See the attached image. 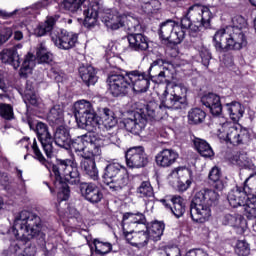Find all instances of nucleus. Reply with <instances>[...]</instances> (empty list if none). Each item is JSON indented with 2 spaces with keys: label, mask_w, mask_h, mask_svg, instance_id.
<instances>
[{
  "label": "nucleus",
  "mask_w": 256,
  "mask_h": 256,
  "mask_svg": "<svg viewBox=\"0 0 256 256\" xmlns=\"http://www.w3.org/2000/svg\"><path fill=\"white\" fill-rule=\"evenodd\" d=\"M127 171V168L125 166L119 164V163H111L108 164L105 168L103 179L105 185L108 183H111L113 179L117 178L122 174V172Z\"/></svg>",
  "instance_id": "24"
},
{
  "label": "nucleus",
  "mask_w": 256,
  "mask_h": 256,
  "mask_svg": "<svg viewBox=\"0 0 256 256\" xmlns=\"http://www.w3.org/2000/svg\"><path fill=\"white\" fill-rule=\"evenodd\" d=\"M36 57L39 63H51L53 61V54L47 51L45 43H41L37 49Z\"/></svg>",
  "instance_id": "39"
},
{
  "label": "nucleus",
  "mask_w": 256,
  "mask_h": 256,
  "mask_svg": "<svg viewBox=\"0 0 256 256\" xmlns=\"http://www.w3.org/2000/svg\"><path fill=\"white\" fill-rule=\"evenodd\" d=\"M127 39L132 51H147L149 49V38L141 32L128 34Z\"/></svg>",
  "instance_id": "19"
},
{
  "label": "nucleus",
  "mask_w": 256,
  "mask_h": 256,
  "mask_svg": "<svg viewBox=\"0 0 256 256\" xmlns=\"http://www.w3.org/2000/svg\"><path fill=\"white\" fill-rule=\"evenodd\" d=\"M79 75L87 87L97 83V74L95 73V68H93V66H80Z\"/></svg>",
  "instance_id": "28"
},
{
  "label": "nucleus",
  "mask_w": 256,
  "mask_h": 256,
  "mask_svg": "<svg viewBox=\"0 0 256 256\" xmlns=\"http://www.w3.org/2000/svg\"><path fill=\"white\" fill-rule=\"evenodd\" d=\"M102 113V125L107 131L117 126V118H115V114L111 109L103 108Z\"/></svg>",
  "instance_id": "36"
},
{
  "label": "nucleus",
  "mask_w": 256,
  "mask_h": 256,
  "mask_svg": "<svg viewBox=\"0 0 256 256\" xmlns=\"http://www.w3.org/2000/svg\"><path fill=\"white\" fill-rule=\"evenodd\" d=\"M24 103H26V105H33L34 107H37V105H39V96H37V93H35V88L29 81L26 83V90L24 92Z\"/></svg>",
  "instance_id": "33"
},
{
  "label": "nucleus",
  "mask_w": 256,
  "mask_h": 256,
  "mask_svg": "<svg viewBox=\"0 0 256 256\" xmlns=\"http://www.w3.org/2000/svg\"><path fill=\"white\" fill-rule=\"evenodd\" d=\"M10 253H14V255H19V253H23V251H27V249H24L21 247L20 243H12L10 245Z\"/></svg>",
  "instance_id": "49"
},
{
  "label": "nucleus",
  "mask_w": 256,
  "mask_h": 256,
  "mask_svg": "<svg viewBox=\"0 0 256 256\" xmlns=\"http://www.w3.org/2000/svg\"><path fill=\"white\" fill-rule=\"evenodd\" d=\"M17 177H18L19 179H23V171L17 169Z\"/></svg>",
  "instance_id": "61"
},
{
  "label": "nucleus",
  "mask_w": 256,
  "mask_h": 256,
  "mask_svg": "<svg viewBox=\"0 0 256 256\" xmlns=\"http://www.w3.org/2000/svg\"><path fill=\"white\" fill-rule=\"evenodd\" d=\"M193 143L196 151L202 157L211 158L213 157V155H215V152H213V148H211V145H209L205 140L201 138H194Z\"/></svg>",
  "instance_id": "30"
},
{
  "label": "nucleus",
  "mask_w": 256,
  "mask_h": 256,
  "mask_svg": "<svg viewBox=\"0 0 256 256\" xmlns=\"http://www.w3.org/2000/svg\"><path fill=\"white\" fill-rule=\"evenodd\" d=\"M36 135L47 157H53V141L62 149H69L70 147L71 136L69 131L63 126L56 129L53 138L51 132H49V126L43 122H38L36 124Z\"/></svg>",
  "instance_id": "5"
},
{
  "label": "nucleus",
  "mask_w": 256,
  "mask_h": 256,
  "mask_svg": "<svg viewBox=\"0 0 256 256\" xmlns=\"http://www.w3.org/2000/svg\"><path fill=\"white\" fill-rule=\"evenodd\" d=\"M126 29L128 35H136L137 33H141L143 27L141 26L139 19L130 17L126 20Z\"/></svg>",
  "instance_id": "40"
},
{
  "label": "nucleus",
  "mask_w": 256,
  "mask_h": 256,
  "mask_svg": "<svg viewBox=\"0 0 256 256\" xmlns=\"http://www.w3.org/2000/svg\"><path fill=\"white\" fill-rule=\"evenodd\" d=\"M179 159V153L173 149H163L155 156V162L158 167H171Z\"/></svg>",
  "instance_id": "18"
},
{
  "label": "nucleus",
  "mask_w": 256,
  "mask_h": 256,
  "mask_svg": "<svg viewBox=\"0 0 256 256\" xmlns=\"http://www.w3.org/2000/svg\"><path fill=\"white\" fill-rule=\"evenodd\" d=\"M62 7L71 13L83 11L84 27L88 29L97 25L99 13H101V2L99 0H64Z\"/></svg>",
  "instance_id": "8"
},
{
  "label": "nucleus",
  "mask_w": 256,
  "mask_h": 256,
  "mask_svg": "<svg viewBox=\"0 0 256 256\" xmlns=\"http://www.w3.org/2000/svg\"><path fill=\"white\" fill-rule=\"evenodd\" d=\"M214 123L218 125L217 135L219 139L227 141L231 145H241L249 141V133L247 130L237 128V126L229 123L227 118L218 116L214 119Z\"/></svg>",
  "instance_id": "11"
},
{
  "label": "nucleus",
  "mask_w": 256,
  "mask_h": 256,
  "mask_svg": "<svg viewBox=\"0 0 256 256\" xmlns=\"http://www.w3.org/2000/svg\"><path fill=\"white\" fill-rule=\"evenodd\" d=\"M126 165L130 169H141L149 163V157L145 153L143 146H135L128 149L125 153Z\"/></svg>",
  "instance_id": "14"
},
{
  "label": "nucleus",
  "mask_w": 256,
  "mask_h": 256,
  "mask_svg": "<svg viewBox=\"0 0 256 256\" xmlns=\"http://www.w3.org/2000/svg\"><path fill=\"white\" fill-rule=\"evenodd\" d=\"M47 5H49V1L43 0L42 1V7H47Z\"/></svg>",
  "instance_id": "64"
},
{
  "label": "nucleus",
  "mask_w": 256,
  "mask_h": 256,
  "mask_svg": "<svg viewBox=\"0 0 256 256\" xmlns=\"http://www.w3.org/2000/svg\"><path fill=\"white\" fill-rule=\"evenodd\" d=\"M166 256H181V250L178 247H168L165 249Z\"/></svg>",
  "instance_id": "51"
},
{
  "label": "nucleus",
  "mask_w": 256,
  "mask_h": 256,
  "mask_svg": "<svg viewBox=\"0 0 256 256\" xmlns=\"http://www.w3.org/2000/svg\"><path fill=\"white\" fill-rule=\"evenodd\" d=\"M145 224V215L142 213H126L123 216L122 229L123 233H132L137 225Z\"/></svg>",
  "instance_id": "16"
},
{
  "label": "nucleus",
  "mask_w": 256,
  "mask_h": 256,
  "mask_svg": "<svg viewBox=\"0 0 256 256\" xmlns=\"http://www.w3.org/2000/svg\"><path fill=\"white\" fill-rule=\"evenodd\" d=\"M247 28V20L243 16H234L232 26L217 30L213 36V45L218 53L239 51L247 46V37L243 29Z\"/></svg>",
  "instance_id": "4"
},
{
  "label": "nucleus",
  "mask_w": 256,
  "mask_h": 256,
  "mask_svg": "<svg viewBox=\"0 0 256 256\" xmlns=\"http://www.w3.org/2000/svg\"><path fill=\"white\" fill-rule=\"evenodd\" d=\"M171 203V213H173L177 219H179V217H183V215H185V199L181 196H173L171 198Z\"/></svg>",
  "instance_id": "31"
},
{
  "label": "nucleus",
  "mask_w": 256,
  "mask_h": 256,
  "mask_svg": "<svg viewBox=\"0 0 256 256\" xmlns=\"http://www.w3.org/2000/svg\"><path fill=\"white\" fill-rule=\"evenodd\" d=\"M31 149L34 153V158L39 161L42 165H45L47 163V160L45 159V156H43V153H41V150L39 149V145L37 144V139H34L31 145Z\"/></svg>",
  "instance_id": "46"
},
{
  "label": "nucleus",
  "mask_w": 256,
  "mask_h": 256,
  "mask_svg": "<svg viewBox=\"0 0 256 256\" xmlns=\"http://www.w3.org/2000/svg\"><path fill=\"white\" fill-rule=\"evenodd\" d=\"M247 219H256V196L247 197L242 205Z\"/></svg>",
  "instance_id": "35"
},
{
  "label": "nucleus",
  "mask_w": 256,
  "mask_h": 256,
  "mask_svg": "<svg viewBox=\"0 0 256 256\" xmlns=\"http://www.w3.org/2000/svg\"><path fill=\"white\" fill-rule=\"evenodd\" d=\"M108 91L113 97H125L131 89L127 72L125 74L114 73L107 78Z\"/></svg>",
  "instance_id": "13"
},
{
  "label": "nucleus",
  "mask_w": 256,
  "mask_h": 256,
  "mask_svg": "<svg viewBox=\"0 0 256 256\" xmlns=\"http://www.w3.org/2000/svg\"><path fill=\"white\" fill-rule=\"evenodd\" d=\"M14 39H15L16 41H21V39H23V32H21V31H16V32L14 33Z\"/></svg>",
  "instance_id": "56"
},
{
  "label": "nucleus",
  "mask_w": 256,
  "mask_h": 256,
  "mask_svg": "<svg viewBox=\"0 0 256 256\" xmlns=\"http://www.w3.org/2000/svg\"><path fill=\"white\" fill-rule=\"evenodd\" d=\"M137 193L140 194V197L151 198L154 195L153 186L149 181H144L137 189Z\"/></svg>",
  "instance_id": "42"
},
{
  "label": "nucleus",
  "mask_w": 256,
  "mask_h": 256,
  "mask_svg": "<svg viewBox=\"0 0 256 256\" xmlns=\"http://www.w3.org/2000/svg\"><path fill=\"white\" fill-rule=\"evenodd\" d=\"M4 205H5V202L3 201V197L0 196V211L1 209H3Z\"/></svg>",
  "instance_id": "62"
},
{
  "label": "nucleus",
  "mask_w": 256,
  "mask_h": 256,
  "mask_svg": "<svg viewBox=\"0 0 256 256\" xmlns=\"http://www.w3.org/2000/svg\"><path fill=\"white\" fill-rule=\"evenodd\" d=\"M0 59L2 63H8L12 65L14 69H19L21 65V58L19 53H17V48L13 47L12 49H4L0 52Z\"/></svg>",
  "instance_id": "22"
},
{
  "label": "nucleus",
  "mask_w": 256,
  "mask_h": 256,
  "mask_svg": "<svg viewBox=\"0 0 256 256\" xmlns=\"http://www.w3.org/2000/svg\"><path fill=\"white\" fill-rule=\"evenodd\" d=\"M165 231V223L155 221L151 224V226L147 229V234L149 239L152 241H159L163 236V232Z\"/></svg>",
  "instance_id": "32"
},
{
  "label": "nucleus",
  "mask_w": 256,
  "mask_h": 256,
  "mask_svg": "<svg viewBox=\"0 0 256 256\" xmlns=\"http://www.w3.org/2000/svg\"><path fill=\"white\" fill-rule=\"evenodd\" d=\"M64 119V110L61 105H54L48 114V121L53 125H61Z\"/></svg>",
  "instance_id": "34"
},
{
  "label": "nucleus",
  "mask_w": 256,
  "mask_h": 256,
  "mask_svg": "<svg viewBox=\"0 0 256 256\" xmlns=\"http://www.w3.org/2000/svg\"><path fill=\"white\" fill-rule=\"evenodd\" d=\"M0 15H2V17H11V15H13V14H9L5 11H0Z\"/></svg>",
  "instance_id": "60"
},
{
  "label": "nucleus",
  "mask_w": 256,
  "mask_h": 256,
  "mask_svg": "<svg viewBox=\"0 0 256 256\" xmlns=\"http://www.w3.org/2000/svg\"><path fill=\"white\" fill-rule=\"evenodd\" d=\"M205 117L207 114L201 108L191 109L188 113L189 123L194 125H199V123H203L205 121Z\"/></svg>",
  "instance_id": "38"
},
{
  "label": "nucleus",
  "mask_w": 256,
  "mask_h": 256,
  "mask_svg": "<svg viewBox=\"0 0 256 256\" xmlns=\"http://www.w3.org/2000/svg\"><path fill=\"white\" fill-rule=\"evenodd\" d=\"M161 203H162V205H164V207H166V209H171V204H168L167 203V200H161Z\"/></svg>",
  "instance_id": "59"
},
{
  "label": "nucleus",
  "mask_w": 256,
  "mask_h": 256,
  "mask_svg": "<svg viewBox=\"0 0 256 256\" xmlns=\"http://www.w3.org/2000/svg\"><path fill=\"white\" fill-rule=\"evenodd\" d=\"M131 183V180L129 179V174L127 173V170L122 172L119 176H116L115 179H113L111 182L106 184L111 191H123V189H127Z\"/></svg>",
  "instance_id": "26"
},
{
  "label": "nucleus",
  "mask_w": 256,
  "mask_h": 256,
  "mask_svg": "<svg viewBox=\"0 0 256 256\" xmlns=\"http://www.w3.org/2000/svg\"><path fill=\"white\" fill-rule=\"evenodd\" d=\"M49 75L54 79V81H57V83H61V81H63V72L55 67L50 69Z\"/></svg>",
  "instance_id": "47"
},
{
  "label": "nucleus",
  "mask_w": 256,
  "mask_h": 256,
  "mask_svg": "<svg viewBox=\"0 0 256 256\" xmlns=\"http://www.w3.org/2000/svg\"><path fill=\"white\" fill-rule=\"evenodd\" d=\"M0 89L2 91H5L7 89V84L5 83V79L3 78V75L0 74Z\"/></svg>",
  "instance_id": "55"
},
{
  "label": "nucleus",
  "mask_w": 256,
  "mask_h": 256,
  "mask_svg": "<svg viewBox=\"0 0 256 256\" xmlns=\"http://www.w3.org/2000/svg\"><path fill=\"white\" fill-rule=\"evenodd\" d=\"M104 145L103 139L89 133L72 140L69 146L78 157L84 158L81 161V168L93 181L99 179V170H97V164H95V157L101 155V147H104Z\"/></svg>",
  "instance_id": "3"
},
{
  "label": "nucleus",
  "mask_w": 256,
  "mask_h": 256,
  "mask_svg": "<svg viewBox=\"0 0 256 256\" xmlns=\"http://www.w3.org/2000/svg\"><path fill=\"white\" fill-rule=\"evenodd\" d=\"M190 18L185 16L181 19L182 31L190 29V35L201 31V29H209L211 27V19L213 14L211 10L205 6H192L189 9Z\"/></svg>",
  "instance_id": "9"
},
{
  "label": "nucleus",
  "mask_w": 256,
  "mask_h": 256,
  "mask_svg": "<svg viewBox=\"0 0 256 256\" xmlns=\"http://www.w3.org/2000/svg\"><path fill=\"white\" fill-rule=\"evenodd\" d=\"M11 35H13V32L11 30H6L5 33H0V45H3V43H7V41L11 39Z\"/></svg>",
  "instance_id": "53"
},
{
  "label": "nucleus",
  "mask_w": 256,
  "mask_h": 256,
  "mask_svg": "<svg viewBox=\"0 0 256 256\" xmlns=\"http://www.w3.org/2000/svg\"><path fill=\"white\" fill-rule=\"evenodd\" d=\"M232 227L237 229V232L240 234L245 233V230L247 229V220L245 219V217H243V215L236 214L234 226Z\"/></svg>",
  "instance_id": "44"
},
{
  "label": "nucleus",
  "mask_w": 256,
  "mask_h": 256,
  "mask_svg": "<svg viewBox=\"0 0 256 256\" xmlns=\"http://www.w3.org/2000/svg\"><path fill=\"white\" fill-rule=\"evenodd\" d=\"M224 65H233V57L229 56L228 59L222 58Z\"/></svg>",
  "instance_id": "57"
},
{
  "label": "nucleus",
  "mask_w": 256,
  "mask_h": 256,
  "mask_svg": "<svg viewBox=\"0 0 256 256\" xmlns=\"http://www.w3.org/2000/svg\"><path fill=\"white\" fill-rule=\"evenodd\" d=\"M34 68H35V55L28 53L25 56L22 66L20 68V71H19L20 77L27 79L29 75L33 73Z\"/></svg>",
  "instance_id": "29"
},
{
  "label": "nucleus",
  "mask_w": 256,
  "mask_h": 256,
  "mask_svg": "<svg viewBox=\"0 0 256 256\" xmlns=\"http://www.w3.org/2000/svg\"><path fill=\"white\" fill-rule=\"evenodd\" d=\"M59 21V15L49 16L46 18L45 22L39 24L34 33L37 37H43V35H47L50 31H53V27H55V23Z\"/></svg>",
  "instance_id": "27"
},
{
  "label": "nucleus",
  "mask_w": 256,
  "mask_h": 256,
  "mask_svg": "<svg viewBox=\"0 0 256 256\" xmlns=\"http://www.w3.org/2000/svg\"><path fill=\"white\" fill-rule=\"evenodd\" d=\"M54 175V187H49L51 193L57 192L58 201H67L71 195L69 185H79L80 193L89 203H101L103 192L101 188L94 183L81 182V174L77 163L71 159L58 160L57 164L52 166ZM69 183V185L67 184Z\"/></svg>",
  "instance_id": "2"
},
{
  "label": "nucleus",
  "mask_w": 256,
  "mask_h": 256,
  "mask_svg": "<svg viewBox=\"0 0 256 256\" xmlns=\"http://www.w3.org/2000/svg\"><path fill=\"white\" fill-rule=\"evenodd\" d=\"M201 103L207 107L212 115L219 116L223 111V106L221 105V98L217 94L209 93L201 98Z\"/></svg>",
  "instance_id": "20"
},
{
  "label": "nucleus",
  "mask_w": 256,
  "mask_h": 256,
  "mask_svg": "<svg viewBox=\"0 0 256 256\" xmlns=\"http://www.w3.org/2000/svg\"><path fill=\"white\" fill-rule=\"evenodd\" d=\"M18 145L20 147H23L24 149H26L27 151H29V137H24L22 138L19 142Z\"/></svg>",
  "instance_id": "54"
},
{
  "label": "nucleus",
  "mask_w": 256,
  "mask_h": 256,
  "mask_svg": "<svg viewBox=\"0 0 256 256\" xmlns=\"http://www.w3.org/2000/svg\"><path fill=\"white\" fill-rule=\"evenodd\" d=\"M236 217L237 214H226L223 220L224 225H230V227H233L235 225Z\"/></svg>",
  "instance_id": "50"
},
{
  "label": "nucleus",
  "mask_w": 256,
  "mask_h": 256,
  "mask_svg": "<svg viewBox=\"0 0 256 256\" xmlns=\"http://www.w3.org/2000/svg\"><path fill=\"white\" fill-rule=\"evenodd\" d=\"M127 77L130 83V89L134 93H147L151 85V81L156 84L167 83L163 92L164 100L158 106L155 102H150L143 112H134L133 116L127 118L124 127L133 135H141L147 121H161L167 117V109H181V86L171 84L173 78V64L163 60L156 59L150 65L148 74L139 70L127 71Z\"/></svg>",
  "instance_id": "1"
},
{
  "label": "nucleus",
  "mask_w": 256,
  "mask_h": 256,
  "mask_svg": "<svg viewBox=\"0 0 256 256\" xmlns=\"http://www.w3.org/2000/svg\"><path fill=\"white\" fill-rule=\"evenodd\" d=\"M200 57L204 67H209V62L211 61V52L209 50H202L200 52Z\"/></svg>",
  "instance_id": "48"
},
{
  "label": "nucleus",
  "mask_w": 256,
  "mask_h": 256,
  "mask_svg": "<svg viewBox=\"0 0 256 256\" xmlns=\"http://www.w3.org/2000/svg\"><path fill=\"white\" fill-rule=\"evenodd\" d=\"M41 229V218L30 211L23 210L15 216L13 234L18 241L29 243L39 235Z\"/></svg>",
  "instance_id": "6"
},
{
  "label": "nucleus",
  "mask_w": 256,
  "mask_h": 256,
  "mask_svg": "<svg viewBox=\"0 0 256 256\" xmlns=\"http://www.w3.org/2000/svg\"><path fill=\"white\" fill-rule=\"evenodd\" d=\"M93 245L97 255H107V253H111V249H113L110 243L101 242L98 239H94Z\"/></svg>",
  "instance_id": "41"
},
{
  "label": "nucleus",
  "mask_w": 256,
  "mask_h": 256,
  "mask_svg": "<svg viewBox=\"0 0 256 256\" xmlns=\"http://www.w3.org/2000/svg\"><path fill=\"white\" fill-rule=\"evenodd\" d=\"M249 244L245 240H238L235 246V253L238 256H247L249 254Z\"/></svg>",
  "instance_id": "45"
},
{
  "label": "nucleus",
  "mask_w": 256,
  "mask_h": 256,
  "mask_svg": "<svg viewBox=\"0 0 256 256\" xmlns=\"http://www.w3.org/2000/svg\"><path fill=\"white\" fill-rule=\"evenodd\" d=\"M219 201V193L214 190H200L190 204V216L194 223H207L211 219V207Z\"/></svg>",
  "instance_id": "7"
},
{
  "label": "nucleus",
  "mask_w": 256,
  "mask_h": 256,
  "mask_svg": "<svg viewBox=\"0 0 256 256\" xmlns=\"http://www.w3.org/2000/svg\"><path fill=\"white\" fill-rule=\"evenodd\" d=\"M77 34L69 33L67 30H60L52 35V41L58 49L69 51L73 49L77 43Z\"/></svg>",
  "instance_id": "15"
},
{
  "label": "nucleus",
  "mask_w": 256,
  "mask_h": 256,
  "mask_svg": "<svg viewBox=\"0 0 256 256\" xmlns=\"http://www.w3.org/2000/svg\"><path fill=\"white\" fill-rule=\"evenodd\" d=\"M158 34L160 39L169 41L173 45H179L185 39V31L181 29L179 23L171 19L160 24Z\"/></svg>",
  "instance_id": "12"
},
{
  "label": "nucleus",
  "mask_w": 256,
  "mask_h": 256,
  "mask_svg": "<svg viewBox=\"0 0 256 256\" xmlns=\"http://www.w3.org/2000/svg\"><path fill=\"white\" fill-rule=\"evenodd\" d=\"M0 117L6 121H11V119H14L15 114L13 113V106L6 103H0Z\"/></svg>",
  "instance_id": "43"
},
{
  "label": "nucleus",
  "mask_w": 256,
  "mask_h": 256,
  "mask_svg": "<svg viewBox=\"0 0 256 256\" xmlns=\"http://www.w3.org/2000/svg\"><path fill=\"white\" fill-rule=\"evenodd\" d=\"M224 107L234 123H239V120L243 119V115H245V106L241 102L232 101L226 103Z\"/></svg>",
  "instance_id": "21"
},
{
  "label": "nucleus",
  "mask_w": 256,
  "mask_h": 256,
  "mask_svg": "<svg viewBox=\"0 0 256 256\" xmlns=\"http://www.w3.org/2000/svg\"><path fill=\"white\" fill-rule=\"evenodd\" d=\"M123 233L126 241L130 243L132 247L143 249V247H146L147 243H149V234L145 231L135 232V230H133L132 232Z\"/></svg>",
  "instance_id": "17"
},
{
  "label": "nucleus",
  "mask_w": 256,
  "mask_h": 256,
  "mask_svg": "<svg viewBox=\"0 0 256 256\" xmlns=\"http://www.w3.org/2000/svg\"><path fill=\"white\" fill-rule=\"evenodd\" d=\"M73 113L80 129H85L88 133H95V131L101 127L99 117L95 114L91 102L87 100H79L75 102Z\"/></svg>",
  "instance_id": "10"
},
{
  "label": "nucleus",
  "mask_w": 256,
  "mask_h": 256,
  "mask_svg": "<svg viewBox=\"0 0 256 256\" xmlns=\"http://www.w3.org/2000/svg\"><path fill=\"white\" fill-rule=\"evenodd\" d=\"M236 163L238 165H247V163H249V157L247 156V154L245 153H240L238 156H236Z\"/></svg>",
  "instance_id": "52"
},
{
  "label": "nucleus",
  "mask_w": 256,
  "mask_h": 256,
  "mask_svg": "<svg viewBox=\"0 0 256 256\" xmlns=\"http://www.w3.org/2000/svg\"><path fill=\"white\" fill-rule=\"evenodd\" d=\"M102 21L105 23L106 27L113 30L120 29V27L125 25V18L119 14H113L111 10H108L107 13L102 16Z\"/></svg>",
  "instance_id": "25"
},
{
  "label": "nucleus",
  "mask_w": 256,
  "mask_h": 256,
  "mask_svg": "<svg viewBox=\"0 0 256 256\" xmlns=\"http://www.w3.org/2000/svg\"><path fill=\"white\" fill-rule=\"evenodd\" d=\"M16 256H31V255L29 253H27V250H26V251H23V253H19Z\"/></svg>",
  "instance_id": "63"
},
{
  "label": "nucleus",
  "mask_w": 256,
  "mask_h": 256,
  "mask_svg": "<svg viewBox=\"0 0 256 256\" xmlns=\"http://www.w3.org/2000/svg\"><path fill=\"white\" fill-rule=\"evenodd\" d=\"M209 179L212 181L214 189L216 191H223L225 184L223 183V180H221V169L219 167L214 166L210 173H209Z\"/></svg>",
  "instance_id": "37"
},
{
  "label": "nucleus",
  "mask_w": 256,
  "mask_h": 256,
  "mask_svg": "<svg viewBox=\"0 0 256 256\" xmlns=\"http://www.w3.org/2000/svg\"><path fill=\"white\" fill-rule=\"evenodd\" d=\"M110 143H113L115 145V143H117V135H111L110 138Z\"/></svg>",
  "instance_id": "58"
},
{
  "label": "nucleus",
  "mask_w": 256,
  "mask_h": 256,
  "mask_svg": "<svg viewBox=\"0 0 256 256\" xmlns=\"http://www.w3.org/2000/svg\"><path fill=\"white\" fill-rule=\"evenodd\" d=\"M173 175H177L180 179L178 181L179 191H187L188 187H191L193 180L191 179V170L187 168H176L173 171Z\"/></svg>",
  "instance_id": "23"
}]
</instances>
